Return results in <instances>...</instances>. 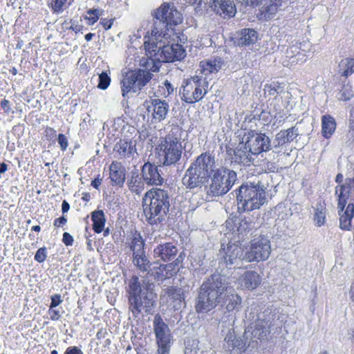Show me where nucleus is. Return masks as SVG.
<instances>
[{"mask_svg": "<svg viewBox=\"0 0 354 354\" xmlns=\"http://www.w3.org/2000/svg\"><path fill=\"white\" fill-rule=\"evenodd\" d=\"M227 277L218 272L206 278L198 290L195 309L198 313H206L215 308L222 301L228 312L237 309L241 298L237 294L227 295Z\"/></svg>", "mask_w": 354, "mask_h": 354, "instance_id": "1", "label": "nucleus"}, {"mask_svg": "<svg viewBox=\"0 0 354 354\" xmlns=\"http://www.w3.org/2000/svg\"><path fill=\"white\" fill-rule=\"evenodd\" d=\"M144 45L147 57L141 60V65L149 72L158 71L162 62L181 60L186 55L185 50L179 44L165 45L162 40L152 39L145 41Z\"/></svg>", "mask_w": 354, "mask_h": 354, "instance_id": "2", "label": "nucleus"}, {"mask_svg": "<svg viewBox=\"0 0 354 354\" xmlns=\"http://www.w3.org/2000/svg\"><path fill=\"white\" fill-rule=\"evenodd\" d=\"M129 287V309L133 317L138 318L140 314H150L155 306L153 284L147 279L140 282L137 276H133Z\"/></svg>", "mask_w": 354, "mask_h": 354, "instance_id": "3", "label": "nucleus"}, {"mask_svg": "<svg viewBox=\"0 0 354 354\" xmlns=\"http://www.w3.org/2000/svg\"><path fill=\"white\" fill-rule=\"evenodd\" d=\"M171 205V194L168 189H152L145 193L142 207L147 221L151 225L165 221Z\"/></svg>", "mask_w": 354, "mask_h": 354, "instance_id": "4", "label": "nucleus"}, {"mask_svg": "<svg viewBox=\"0 0 354 354\" xmlns=\"http://www.w3.org/2000/svg\"><path fill=\"white\" fill-rule=\"evenodd\" d=\"M216 169L215 156L209 151L203 152L185 171L182 183L188 189L201 188Z\"/></svg>", "mask_w": 354, "mask_h": 354, "instance_id": "5", "label": "nucleus"}, {"mask_svg": "<svg viewBox=\"0 0 354 354\" xmlns=\"http://www.w3.org/2000/svg\"><path fill=\"white\" fill-rule=\"evenodd\" d=\"M151 35L156 41L168 39L174 27L183 22V15L172 2H164L154 10Z\"/></svg>", "mask_w": 354, "mask_h": 354, "instance_id": "6", "label": "nucleus"}, {"mask_svg": "<svg viewBox=\"0 0 354 354\" xmlns=\"http://www.w3.org/2000/svg\"><path fill=\"white\" fill-rule=\"evenodd\" d=\"M245 318L249 323L245 333H251L254 338L260 340L266 339L270 333L271 328L279 325L278 311L273 306L261 312L257 307L251 308L250 311L246 313Z\"/></svg>", "mask_w": 354, "mask_h": 354, "instance_id": "7", "label": "nucleus"}, {"mask_svg": "<svg viewBox=\"0 0 354 354\" xmlns=\"http://www.w3.org/2000/svg\"><path fill=\"white\" fill-rule=\"evenodd\" d=\"M266 187L260 182L245 183L236 190L239 212L259 209L266 201Z\"/></svg>", "mask_w": 354, "mask_h": 354, "instance_id": "8", "label": "nucleus"}, {"mask_svg": "<svg viewBox=\"0 0 354 354\" xmlns=\"http://www.w3.org/2000/svg\"><path fill=\"white\" fill-rule=\"evenodd\" d=\"M159 156L163 166L175 165L182 157L183 147L178 128L172 129L158 145Z\"/></svg>", "mask_w": 354, "mask_h": 354, "instance_id": "9", "label": "nucleus"}, {"mask_svg": "<svg viewBox=\"0 0 354 354\" xmlns=\"http://www.w3.org/2000/svg\"><path fill=\"white\" fill-rule=\"evenodd\" d=\"M210 182L207 188V194L209 196H220L227 194L234 185L236 173L227 167L217 168L209 178Z\"/></svg>", "mask_w": 354, "mask_h": 354, "instance_id": "10", "label": "nucleus"}, {"mask_svg": "<svg viewBox=\"0 0 354 354\" xmlns=\"http://www.w3.org/2000/svg\"><path fill=\"white\" fill-rule=\"evenodd\" d=\"M207 86L205 78L198 75L184 81L180 89L181 100L188 104L201 100L207 92Z\"/></svg>", "mask_w": 354, "mask_h": 354, "instance_id": "11", "label": "nucleus"}, {"mask_svg": "<svg viewBox=\"0 0 354 354\" xmlns=\"http://www.w3.org/2000/svg\"><path fill=\"white\" fill-rule=\"evenodd\" d=\"M152 73L146 70L136 69L127 74L121 81L122 95L129 98L130 93L140 91L152 78Z\"/></svg>", "mask_w": 354, "mask_h": 354, "instance_id": "12", "label": "nucleus"}, {"mask_svg": "<svg viewBox=\"0 0 354 354\" xmlns=\"http://www.w3.org/2000/svg\"><path fill=\"white\" fill-rule=\"evenodd\" d=\"M271 252L270 240L265 236L253 239L249 248L245 250V261H261L266 260Z\"/></svg>", "mask_w": 354, "mask_h": 354, "instance_id": "13", "label": "nucleus"}, {"mask_svg": "<svg viewBox=\"0 0 354 354\" xmlns=\"http://www.w3.org/2000/svg\"><path fill=\"white\" fill-rule=\"evenodd\" d=\"M153 326L158 346V354H169L172 337L168 325L165 323L160 315H156L154 317Z\"/></svg>", "mask_w": 354, "mask_h": 354, "instance_id": "14", "label": "nucleus"}, {"mask_svg": "<svg viewBox=\"0 0 354 354\" xmlns=\"http://www.w3.org/2000/svg\"><path fill=\"white\" fill-rule=\"evenodd\" d=\"M245 137H246V146L250 149V152L252 154L256 156L271 150V140L265 133L250 131L247 135H245Z\"/></svg>", "mask_w": 354, "mask_h": 354, "instance_id": "15", "label": "nucleus"}, {"mask_svg": "<svg viewBox=\"0 0 354 354\" xmlns=\"http://www.w3.org/2000/svg\"><path fill=\"white\" fill-rule=\"evenodd\" d=\"M306 44H295L288 46L285 50L284 47L281 51L283 55L281 57V63L283 66L292 68L297 64H301L306 60V50L302 48Z\"/></svg>", "mask_w": 354, "mask_h": 354, "instance_id": "16", "label": "nucleus"}, {"mask_svg": "<svg viewBox=\"0 0 354 354\" xmlns=\"http://www.w3.org/2000/svg\"><path fill=\"white\" fill-rule=\"evenodd\" d=\"M221 259L225 263L226 267L234 266L239 267L242 261H245V250L239 243H229L227 248H221L219 251Z\"/></svg>", "mask_w": 354, "mask_h": 354, "instance_id": "17", "label": "nucleus"}, {"mask_svg": "<svg viewBox=\"0 0 354 354\" xmlns=\"http://www.w3.org/2000/svg\"><path fill=\"white\" fill-rule=\"evenodd\" d=\"M148 115H151L152 122L164 120L169 112V106L165 100L158 98L146 100L144 104Z\"/></svg>", "mask_w": 354, "mask_h": 354, "instance_id": "18", "label": "nucleus"}, {"mask_svg": "<svg viewBox=\"0 0 354 354\" xmlns=\"http://www.w3.org/2000/svg\"><path fill=\"white\" fill-rule=\"evenodd\" d=\"M153 243H157V245L153 247V255L155 259L157 261H162L164 262H168L176 259L178 249L175 243H158L156 236L154 239Z\"/></svg>", "mask_w": 354, "mask_h": 354, "instance_id": "19", "label": "nucleus"}, {"mask_svg": "<svg viewBox=\"0 0 354 354\" xmlns=\"http://www.w3.org/2000/svg\"><path fill=\"white\" fill-rule=\"evenodd\" d=\"M164 166H156L149 162H145L141 169V174L144 182L150 185H161L164 183L162 176Z\"/></svg>", "mask_w": 354, "mask_h": 354, "instance_id": "20", "label": "nucleus"}, {"mask_svg": "<svg viewBox=\"0 0 354 354\" xmlns=\"http://www.w3.org/2000/svg\"><path fill=\"white\" fill-rule=\"evenodd\" d=\"M223 347L227 354H242L245 349V342L241 337H236L234 329H228L224 338Z\"/></svg>", "mask_w": 354, "mask_h": 354, "instance_id": "21", "label": "nucleus"}, {"mask_svg": "<svg viewBox=\"0 0 354 354\" xmlns=\"http://www.w3.org/2000/svg\"><path fill=\"white\" fill-rule=\"evenodd\" d=\"M210 8L223 18H231L236 12L235 4L232 0H211Z\"/></svg>", "mask_w": 354, "mask_h": 354, "instance_id": "22", "label": "nucleus"}, {"mask_svg": "<svg viewBox=\"0 0 354 354\" xmlns=\"http://www.w3.org/2000/svg\"><path fill=\"white\" fill-rule=\"evenodd\" d=\"M258 39V32L253 28H243L234 38V44L239 47L253 45Z\"/></svg>", "mask_w": 354, "mask_h": 354, "instance_id": "23", "label": "nucleus"}, {"mask_svg": "<svg viewBox=\"0 0 354 354\" xmlns=\"http://www.w3.org/2000/svg\"><path fill=\"white\" fill-rule=\"evenodd\" d=\"M261 282L259 274L253 270L245 271L238 279V283L244 290H254Z\"/></svg>", "mask_w": 354, "mask_h": 354, "instance_id": "24", "label": "nucleus"}, {"mask_svg": "<svg viewBox=\"0 0 354 354\" xmlns=\"http://www.w3.org/2000/svg\"><path fill=\"white\" fill-rule=\"evenodd\" d=\"M137 142L133 139H122L116 143L114 150L120 155L121 158H133L134 154L137 153Z\"/></svg>", "mask_w": 354, "mask_h": 354, "instance_id": "25", "label": "nucleus"}, {"mask_svg": "<svg viewBox=\"0 0 354 354\" xmlns=\"http://www.w3.org/2000/svg\"><path fill=\"white\" fill-rule=\"evenodd\" d=\"M183 252H180L173 263L160 265L154 274L158 279L160 280L171 277L177 272L178 269L176 267L183 261Z\"/></svg>", "mask_w": 354, "mask_h": 354, "instance_id": "26", "label": "nucleus"}, {"mask_svg": "<svg viewBox=\"0 0 354 354\" xmlns=\"http://www.w3.org/2000/svg\"><path fill=\"white\" fill-rule=\"evenodd\" d=\"M254 154L250 152V149L246 146L238 147L234 151V156L232 157V162L243 166H250L254 161Z\"/></svg>", "mask_w": 354, "mask_h": 354, "instance_id": "27", "label": "nucleus"}, {"mask_svg": "<svg viewBox=\"0 0 354 354\" xmlns=\"http://www.w3.org/2000/svg\"><path fill=\"white\" fill-rule=\"evenodd\" d=\"M110 178L113 185L122 187L125 181V169L120 162L113 161L110 165Z\"/></svg>", "mask_w": 354, "mask_h": 354, "instance_id": "28", "label": "nucleus"}, {"mask_svg": "<svg viewBox=\"0 0 354 354\" xmlns=\"http://www.w3.org/2000/svg\"><path fill=\"white\" fill-rule=\"evenodd\" d=\"M351 186L348 183H344L335 187V194L337 196V212L345 210V207L350 197Z\"/></svg>", "mask_w": 354, "mask_h": 354, "instance_id": "29", "label": "nucleus"}, {"mask_svg": "<svg viewBox=\"0 0 354 354\" xmlns=\"http://www.w3.org/2000/svg\"><path fill=\"white\" fill-rule=\"evenodd\" d=\"M339 216V227L344 230H350L351 221L354 216V203H349L345 210L337 212Z\"/></svg>", "mask_w": 354, "mask_h": 354, "instance_id": "30", "label": "nucleus"}, {"mask_svg": "<svg viewBox=\"0 0 354 354\" xmlns=\"http://www.w3.org/2000/svg\"><path fill=\"white\" fill-rule=\"evenodd\" d=\"M263 6L265 17L270 19L276 15V13L282 9L284 1L283 0H263Z\"/></svg>", "mask_w": 354, "mask_h": 354, "instance_id": "31", "label": "nucleus"}, {"mask_svg": "<svg viewBox=\"0 0 354 354\" xmlns=\"http://www.w3.org/2000/svg\"><path fill=\"white\" fill-rule=\"evenodd\" d=\"M336 122L330 115H324L322 117V135L324 138H330L336 129Z\"/></svg>", "mask_w": 354, "mask_h": 354, "instance_id": "32", "label": "nucleus"}, {"mask_svg": "<svg viewBox=\"0 0 354 354\" xmlns=\"http://www.w3.org/2000/svg\"><path fill=\"white\" fill-rule=\"evenodd\" d=\"M133 263L141 272L149 274L151 263L145 253L133 256Z\"/></svg>", "mask_w": 354, "mask_h": 354, "instance_id": "33", "label": "nucleus"}, {"mask_svg": "<svg viewBox=\"0 0 354 354\" xmlns=\"http://www.w3.org/2000/svg\"><path fill=\"white\" fill-rule=\"evenodd\" d=\"M130 249L133 252V256L145 253V241L140 233L136 232L132 237Z\"/></svg>", "mask_w": 354, "mask_h": 354, "instance_id": "34", "label": "nucleus"}, {"mask_svg": "<svg viewBox=\"0 0 354 354\" xmlns=\"http://www.w3.org/2000/svg\"><path fill=\"white\" fill-rule=\"evenodd\" d=\"M91 219L93 221V229L95 232L99 234L102 232L104 227L106 218L102 210H95L92 212Z\"/></svg>", "mask_w": 354, "mask_h": 354, "instance_id": "35", "label": "nucleus"}, {"mask_svg": "<svg viewBox=\"0 0 354 354\" xmlns=\"http://www.w3.org/2000/svg\"><path fill=\"white\" fill-rule=\"evenodd\" d=\"M338 73L345 77L354 73V58L343 59L339 64Z\"/></svg>", "mask_w": 354, "mask_h": 354, "instance_id": "36", "label": "nucleus"}, {"mask_svg": "<svg viewBox=\"0 0 354 354\" xmlns=\"http://www.w3.org/2000/svg\"><path fill=\"white\" fill-rule=\"evenodd\" d=\"M201 66L202 67L203 73L207 75L209 73L218 72L221 68V64L220 61L208 60L205 62H201Z\"/></svg>", "mask_w": 354, "mask_h": 354, "instance_id": "37", "label": "nucleus"}, {"mask_svg": "<svg viewBox=\"0 0 354 354\" xmlns=\"http://www.w3.org/2000/svg\"><path fill=\"white\" fill-rule=\"evenodd\" d=\"M326 209L321 203L315 208L314 221L317 227L324 225L326 223Z\"/></svg>", "mask_w": 354, "mask_h": 354, "instance_id": "38", "label": "nucleus"}, {"mask_svg": "<svg viewBox=\"0 0 354 354\" xmlns=\"http://www.w3.org/2000/svg\"><path fill=\"white\" fill-rule=\"evenodd\" d=\"M286 143L288 142H286L285 136L280 131L275 135L274 139L273 140L272 142H271V150H272V151L274 153H279L280 152L279 149L284 146Z\"/></svg>", "mask_w": 354, "mask_h": 354, "instance_id": "39", "label": "nucleus"}, {"mask_svg": "<svg viewBox=\"0 0 354 354\" xmlns=\"http://www.w3.org/2000/svg\"><path fill=\"white\" fill-rule=\"evenodd\" d=\"M354 93L352 90V86L350 84H345L337 94V98L339 100L347 101L349 100Z\"/></svg>", "mask_w": 354, "mask_h": 354, "instance_id": "40", "label": "nucleus"}, {"mask_svg": "<svg viewBox=\"0 0 354 354\" xmlns=\"http://www.w3.org/2000/svg\"><path fill=\"white\" fill-rule=\"evenodd\" d=\"M166 294L174 300L181 301L183 297V292L181 288L170 286L166 290Z\"/></svg>", "mask_w": 354, "mask_h": 354, "instance_id": "41", "label": "nucleus"}, {"mask_svg": "<svg viewBox=\"0 0 354 354\" xmlns=\"http://www.w3.org/2000/svg\"><path fill=\"white\" fill-rule=\"evenodd\" d=\"M67 0H48V5L54 13H61Z\"/></svg>", "mask_w": 354, "mask_h": 354, "instance_id": "42", "label": "nucleus"}, {"mask_svg": "<svg viewBox=\"0 0 354 354\" xmlns=\"http://www.w3.org/2000/svg\"><path fill=\"white\" fill-rule=\"evenodd\" d=\"M288 143L291 142L294 139H295L299 136V130L296 126L292 127L286 130L281 131Z\"/></svg>", "mask_w": 354, "mask_h": 354, "instance_id": "43", "label": "nucleus"}, {"mask_svg": "<svg viewBox=\"0 0 354 354\" xmlns=\"http://www.w3.org/2000/svg\"><path fill=\"white\" fill-rule=\"evenodd\" d=\"M110 82L111 78L108 75L107 73L102 72L99 75V83L97 87L100 89L105 90L109 87Z\"/></svg>", "mask_w": 354, "mask_h": 354, "instance_id": "44", "label": "nucleus"}, {"mask_svg": "<svg viewBox=\"0 0 354 354\" xmlns=\"http://www.w3.org/2000/svg\"><path fill=\"white\" fill-rule=\"evenodd\" d=\"M252 227V223L246 218H243L240 220L237 230L240 234H243L249 231Z\"/></svg>", "mask_w": 354, "mask_h": 354, "instance_id": "45", "label": "nucleus"}, {"mask_svg": "<svg viewBox=\"0 0 354 354\" xmlns=\"http://www.w3.org/2000/svg\"><path fill=\"white\" fill-rule=\"evenodd\" d=\"M47 257V249L46 247H42L37 250L35 255V260L38 263H43Z\"/></svg>", "mask_w": 354, "mask_h": 354, "instance_id": "46", "label": "nucleus"}, {"mask_svg": "<svg viewBox=\"0 0 354 354\" xmlns=\"http://www.w3.org/2000/svg\"><path fill=\"white\" fill-rule=\"evenodd\" d=\"M57 141L60 146L61 149L62 151H65L68 146V139L66 137V136L64 134L59 133L58 135Z\"/></svg>", "mask_w": 354, "mask_h": 354, "instance_id": "47", "label": "nucleus"}, {"mask_svg": "<svg viewBox=\"0 0 354 354\" xmlns=\"http://www.w3.org/2000/svg\"><path fill=\"white\" fill-rule=\"evenodd\" d=\"M51 303L50 304L49 308H55L59 306L63 300L61 298V295L58 294H55L50 297Z\"/></svg>", "mask_w": 354, "mask_h": 354, "instance_id": "48", "label": "nucleus"}, {"mask_svg": "<svg viewBox=\"0 0 354 354\" xmlns=\"http://www.w3.org/2000/svg\"><path fill=\"white\" fill-rule=\"evenodd\" d=\"M48 313L50 315V319L53 321L58 320L61 317L60 311L55 309V308H49Z\"/></svg>", "mask_w": 354, "mask_h": 354, "instance_id": "49", "label": "nucleus"}, {"mask_svg": "<svg viewBox=\"0 0 354 354\" xmlns=\"http://www.w3.org/2000/svg\"><path fill=\"white\" fill-rule=\"evenodd\" d=\"M45 136L47 140H53L56 138V131L52 127H47L45 131Z\"/></svg>", "mask_w": 354, "mask_h": 354, "instance_id": "50", "label": "nucleus"}, {"mask_svg": "<svg viewBox=\"0 0 354 354\" xmlns=\"http://www.w3.org/2000/svg\"><path fill=\"white\" fill-rule=\"evenodd\" d=\"M64 354H84L83 351L76 346H68Z\"/></svg>", "mask_w": 354, "mask_h": 354, "instance_id": "51", "label": "nucleus"}, {"mask_svg": "<svg viewBox=\"0 0 354 354\" xmlns=\"http://www.w3.org/2000/svg\"><path fill=\"white\" fill-rule=\"evenodd\" d=\"M73 236L68 232H64L63 234L62 241L66 246H71L73 243Z\"/></svg>", "mask_w": 354, "mask_h": 354, "instance_id": "52", "label": "nucleus"}, {"mask_svg": "<svg viewBox=\"0 0 354 354\" xmlns=\"http://www.w3.org/2000/svg\"><path fill=\"white\" fill-rule=\"evenodd\" d=\"M138 183V180L136 178H132L129 183H128V185H129V189L133 192H138V185H136V183ZM138 183H140V182H138Z\"/></svg>", "mask_w": 354, "mask_h": 354, "instance_id": "53", "label": "nucleus"}, {"mask_svg": "<svg viewBox=\"0 0 354 354\" xmlns=\"http://www.w3.org/2000/svg\"><path fill=\"white\" fill-rule=\"evenodd\" d=\"M113 21V19H108L104 18L101 19L100 24L102 25L105 30H109L112 27Z\"/></svg>", "mask_w": 354, "mask_h": 354, "instance_id": "54", "label": "nucleus"}, {"mask_svg": "<svg viewBox=\"0 0 354 354\" xmlns=\"http://www.w3.org/2000/svg\"><path fill=\"white\" fill-rule=\"evenodd\" d=\"M66 222L67 218L64 216H62L59 218L55 219L53 225L56 227H59L61 226L64 225L66 223Z\"/></svg>", "mask_w": 354, "mask_h": 354, "instance_id": "55", "label": "nucleus"}, {"mask_svg": "<svg viewBox=\"0 0 354 354\" xmlns=\"http://www.w3.org/2000/svg\"><path fill=\"white\" fill-rule=\"evenodd\" d=\"M265 91L270 95H275L278 94V91L274 85H266L265 86Z\"/></svg>", "mask_w": 354, "mask_h": 354, "instance_id": "56", "label": "nucleus"}, {"mask_svg": "<svg viewBox=\"0 0 354 354\" xmlns=\"http://www.w3.org/2000/svg\"><path fill=\"white\" fill-rule=\"evenodd\" d=\"M1 107L4 110L5 113H9L11 111L10 102L6 99H3L1 102Z\"/></svg>", "mask_w": 354, "mask_h": 354, "instance_id": "57", "label": "nucleus"}, {"mask_svg": "<svg viewBox=\"0 0 354 354\" xmlns=\"http://www.w3.org/2000/svg\"><path fill=\"white\" fill-rule=\"evenodd\" d=\"M164 85H165L166 89L167 90L168 95L173 93V91L174 90V86L168 80H165L164 82Z\"/></svg>", "mask_w": 354, "mask_h": 354, "instance_id": "58", "label": "nucleus"}, {"mask_svg": "<svg viewBox=\"0 0 354 354\" xmlns=\"http://www.w3.org/2000/svg\"><path fill=\"white\" fill-rule=\"evenodd\" d=\"M70 209V205L66 201H64L62 204V212L65 214L68 212Z\"/></svg>", "mask_w": 354, "mask_h": 354, "instance_id": "59", "label": "nucleus"}, {"mask_svg": "<svg viewBox=\"0 0 354 354\" xmlns=\"http://www.w3.org/2000/svg\"><path fill=\"white\" fill-rule=\"evenodd\" d=\"M101 183H102V179L99 178H95L94 180H92L91 185L94 188L98 189V187L101 185Z\"/></svg>", "mask_w": 354, "mask_h": 354, "instance_id": "60", "label": "nucleus"}, {"mask_svg": "<svg viewBox=\"0 0 354 354\" xmlns=\"http://www.w3.org/2000/svg\"><path fill=\"white\" fill-rule=\"evenodd\" d=\"M87 14L89 15L90 16H100V10L98 9H90L87 11Z\"/></svg>", "mask_w": 354, "mask_h": 354, "instance_id": "61", "label": "nucleus"}, {"mask_svg": "<svg viewBox=\"0 0 354 354\" xmlns=\"http://www.w3.org/2000/svg\"><path fill=\"white\" fill-rule=\"evenodd\" d=\"M86 19L89 21L90 25H93L95 23H96L98 21L99 17L97 15L90 16V17H86Z\"/></svg>", "mask_w": 354, "mask_h": 354, "instance_id": "62", "label": "nucleus"}, {"mask_svg": "<svg viewBox=\"0 0 354 354\" xmlns=\"http://www.w3.org/2000/svg\"><path fill=\"white\" fill-rule=\"evenodd\" d=\"M267 169L270 172H274L276 170V167L274 165L273 163L268 162L267 163Z\"/></svg>", "mask_w": 354, "mask_h": 354, "instance_id": "63", "label": "nucleus"}, {"mask_svg": "<svg viewBox=\"0 0 354 354\" xmlns=\"http://www.w3.org/2000/svg\"><path fill=\"white\" fill-rule=\"evenodd\" d=\"M82 199L84 201H89L90 199H91V196H90V194L88 193V192H84L82 194Z\"/></svg>", "mask_w": 354, "mask_h": 354, "instance_id": "64", "label": "nucleus"}]
</instances>
